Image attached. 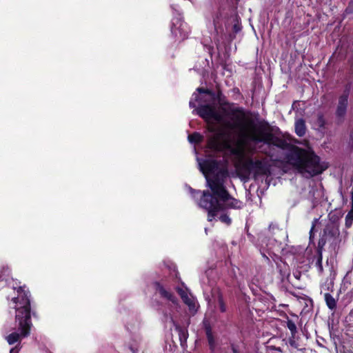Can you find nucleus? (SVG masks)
I'll return each instance as SVG.
<instances>
[{
  "label": "nucleus",
  "instance_id": "obj_14",
  "mask_svg": "<svg viewBox=\"0 0 353 353\" xmlns=\"http://www.w3.org/2000/svg\"><path fill=\"white\" fill-rule=\"evenodd\" d=\"M212 296L218 298L219 310L221 312H225L226 311V307L223 303L222 296L219 289L216 288L212 290Z\"/></svg>",
  "mask_w": 353,
  "mask_h": 353
},
{
  "label": "nucleus",
  "instance_id": "obj_11",
  "mask_svg": "<svg viewBox=\"0 0 353 353\" xmlns=\"http://www.w3.org/2000/svg\"><path fill=\"white\" fill-rule=\"evenodd\" d=\"M206 336L211 353H215L218 343L209 327L206 329Z\"/></svg>",
  "mask_w": 353,
  "mask_h": 353
},
{
  "label": "nucleus",
  "instance_id": "obj_25",
  "mask_svg": "<svg viewBox=\"0 0 353 353\" xmlns=\"http://www.w3.org/2000/svg\"><path fill=\"white\" fill-rule=\"evenodd\" d=\"M321 260H322L321 256H320V257L319 258L318 261L316 263V264L319 265V270L321 271L322 270Z\"/></svg>",
  "mask_w": 353,
  "mask_h": 353
},
{
  "label": "nucleus",
  "instance_id": "obj_9",
  "mask_svg": "<svg viewBox=\"0 0 353 353\" xmlns=\"http://www.w3.org/2000/svg\"><path fill=\"white\" fill-rule=\"evenodd\" d=\"M348 94H344L340 97L339 100V104L336 110V114L339 117L343 116L346 112L347 106Z\"/></svg>",
  "mask_w": 353,
  "mask_h": 353
},
{
  "label": "nucleus",
  "instance_id": "obj_15",
  "mask_svg": "<svg viewBox=\"0 0 353 353\" xmlns=\"http://www.w3.org/2000/svg\"><path fill=\"white\" fill-rule=\"evenodd\" d=\"M141 339L139 337L133 338L128 343V347L132 353H137L139 350Z\"/></svg>",
  "mask_w": 353,
  "mask_h": 353
},
{
  "label": "nucleus",
  "instance_id": "obj_13",
  "mask_svg": "<svg viewBox=\"0 0 353 353\" xmlns=\"http://www.w3.org/2000/svg\"><path fill=\"white\" fill-rule=\"evenodd\" d=\"M306 130L305 121L300 119L295 122V132L299 137H302L305 134Z\"/></svg>",
  "mask_w": 353,
  "mask_h": 353
},
{
  "label": "nucleus",
  "instance_id": "obj_26",
  "mask_svg": "<svg viewBox=\"0 0 353 353\" xmlns=\"http://www.w3.org/2000/svg\"><path fill=\"white\" fill-rule=\"evenodd\" d=\"M190 191H191L192 194H194L193 196L194 198L196 196V194H201L200 191H195V190H192V188H190Z\"/></svg>",
  "mask_w": 353,
  "mask_h": 353
},
{
  "label": "nucleus",
  "instance_id": "obj_18",
  "mask_svg": "<svg viewBox=\"0 0 353 353\" xmlns=\"http://www.w3.org/2000/svg\"><path fill=\"white\" fill-rule=\"evenodd\" d=\"M287 327L290 330L292 337H295V334L297 332V329L295 323L292 320L288 319L287 321Z\"/></svg>",
  "mask_w": 353,
  "mask_h": 353
},
{
  "label": "nucleus",
  "instance_id": "obj_16",
  "mask_svg": "<svg viewBox=\"0 0 353 353\" xmlns=\"http://www.w3.org/2000/svg\"><path fill=\"white\" fill-rule=\"evenodd\" d=\"M325 300L327 307L330 309L333 310L334 308L336 307V304L335 299L333 298V296L331 294L326 293L325 294Z\"/></svg>",
  "mask_w": 353,
  "mask_h": 353
},
{
  "label": "nucleus",
  "instance_id": "obj_21",
  "mask_svg": "<svg viewBox=\"0 0 353 353\" xmlns=\"http://www.w3.org/2000/svg\"><path fill=\"white\" fill-rule=\"evenodd\" d=\"M219 219L222 223H225L227 225H230L232 221L231 219L227 214H221Z\"/></svg>",
  "mask_w": 353,
  "mask_h": 353
},
{
  "label": "nucleus",
  "instance_id": "obj_6",
  "mask_svg": "<svg viewBox=\"0 0 353 353\" xmlns=\"http://www.w3.org/2000/svg\"><path fill=\"white\" fill-rule=\"evenodd\" d=\"M245 142L239 143L236 148L232 150V152L239 158V161L244 163L250 170L257 174H265L268 168L264 161L247 158L245 152Z\"/></svg>",
  "mask_w": 353,
  "mask_h": 353
},
{
  "label": "nucleus",
  "instance_id": "obj_4",
  "mask_svg": "<svg viewBox=\"0 0 353 353\" xmlns=\"http://www.w3.org/2000/svg\"><path fill=\"white\" fill-rule=\"evenodd\" d=\"M295 157L292 159V164L306 178L319 174L327 168V165L321 163L319 157L312 152L301 150Z\"/></svg>",
  "mask_w": 353,
  "mask_h": 353
},
{
  "label": "nucleus",
  "instance_id": "obj_5",
  "mask_svg": "<svg viewBox=\"0 0 353 353\" xmlns=\"http://www.w3.org/2000/svg\"><path fill=\"white\" fill-rule=\"evenodd\" d=\"M156 291L161 298L170 301L172 303L169 310H163V319L166 323L170 324L174 326L176 330H179V325L175 320V312H178L179 305L177 299L172 294L170 290L165 288L160 283H156Z\"/></svg>",
  "mask_w": 353,
  "mask_h": 353
},
{
  "label": "nucleus",
  "instance_id": "obj_27",
  "mask_svg": "<svg viewBox=\"0 0 353 353\" xmlns=\"http://www.w3.org/2000/svg\"><path fill=\"white\" fill-rule=\"evenodd\" d=\"M234 31H235L236 32H238L239 31H240V30H241V26H240L239 25H238V24H235V25L234 26Z\"/></svg>",
  "mask_w": 353,
  "mask_h": 353
},
{
  "label": "nucleus",
  "instance_id": "obj_22",
  "mask_svg": "<svg viewBox=\"0 0 353 353\" xmlns=\"http://www.w3.org/2000/svg\"><path fill=\"white\" fill-rule=\"evenodd\" d=\"M316 221H317V220L314 219L313 221V222H312V227H311V229H310V241H312V239L314 237V230L315 224H316Z\"/></svg>",
  "mask_w": 353,
  "mask_h": 353
},
{
  "label": "nucleus",
  "instance_id": "obj_8",
  "mask_svg": "<svg viewBox=\"0 0 353 353\" xmlns=\"http://www.w3.org/2000/svg\"><path fill=\"white\" fill-rule=\"evenodd\" d=\"M326 123L327 122L323 114L320 112L316 114V118L312 122L314 128L323 134L325 132Z\"/></svg>",
  "mask_w": 353,
  "mask_h": 353
},
{
  "label": "nucleus",
  "instance_id": "obj_19",
  "mask_svg": "<svg viewBox=\"0 0 353 353\" xmlns=\"http://www.w3.org/2000/svg\"><path fill=\"white\" fill-rule=\"evenodd\" d=\"M188 140L190 143H199L202 140V136L197 132L188 136Z\"/></svg>",
  "mask_w": 353,
  "mask_h": 353
},
{
  "label": "nucleus",
  "instance_id": "obj_31",
  "mask_svg": "<svg viewBox=\"0 0 353 353\" xmlns=\"http://www.w3.org/2000/svg\"><path fill=\"white\" fill-rule=\"evenodd\" d=\"M352 201H353V195H352Z\"/></svg>",
  "mask_w": 353,
  "mask_h": 353
},
{
  "label": "nucleus",
  "instance_id": "obj_2",
  "mask_svg": "<svg viewBox=\"0 0 353 353\" xmlns=\"http://www.w3.org/2000/svg\"><path fill=\"white\" fill-rule=\"evenodd\" d=\"M199 167L205 176L208 187L212 194L207 191L202 192L198 205L207 210L208 221H212L218 213L226 208L239 209L243 203L231 197L224 186V181L228 176V162L223 158L216 156L205 159L197 158Z\"/></svg>",
  "mask_w": 353,
  "mask_h": 353
},
{
  "label": "nucleus",
  "instance_id": "obj_12",
  "mask_svg": "<svg viewBox=\"0 0 353 353\" xmlns=\"http://www.w3.org/2000/svg\"><path fill=\"white\" fill-rule=\"evenodd\" d=\"M260 243L261 254L263 256H265V254L262 252L261 249L267 250L268 252H274V247L276 242L274 239H270L268 240V242H266L265 239H262L260 240Z\"/></svg>",
  "mask_w": 353,
  "mask_h": 353
},
{
  "label": "nucleus",
  "instance_id": "obj_28",
  "mask_svg": "<svg viewBox=\"0 0 353 353\" xmlns=\"http://www.w3.org/2000/svg\"><path fill=\"white\" fill-rule=\"evenodd\" d=\"M17 352H18V349L17 347L12 348L10 350V353H17Z\"/></svg>",
  "mask_w": 353,
  "mask_h": 353
},
{
  "label": "nucleus",
  "instance_id": "obj_23",
  "mask_svg": "<svg viewBox=\"0 0 353 353\" xmlns=\"http://www.w3.org/2000/svg\"><path fill=\"white\" fill-rule=\"evenodd\" d=\"M289 343H290V345L292 347H296V348L298 347V345H297L296 342L294 340V337L293 338L292 336L289 339Z\"/></svg>",
  "mask_w": 353,
  "mask_h": 353
},
{
  "label": "nucleus",
  "instance_id": "obj_7",
  "mask_svg": "<svg viewBox=\"0 0 353 353\" xmlns=\"http://www.w3.org/2000/svg\"><path fill=\"white\" fill-rule=\"evenodd\" d=\"M9 276V270L7 268L6 270H4V268L3 269V272L0 274V281H3L5 280V283H8V285H12L11 288H9L10 290H11L13 293L14 294V296L12 298H17L19 296V301H21V299H22V296L24 293L27 294L28 296V299H29V296H30V292L28 291H26L25 290L24 288H21V287H17V286H14V283H13V281H8L7 277H8ZM12 300L11 299V301L10 303L12 302Z\"/></svg>",
  "mask_w": 353,
  "mask_h": 353
},
{
  "label": "nucleus",
  "instance_id": "obj_1",
  "mask_svg": "<svg viewBox=\"0 0 353 353\" xmlns=\"http://www.w3.org/2000/svg\"><path fill=\"white\" fill-rule=\"evenodd\" d=\"M190 101V106L195 108L197 114L208 123L212 134L208 141V148L219 152L230 146L231 131L238 130L241 136L239 143L250 141L257 143H274V135L269 126L265 123H254L247 121L245 114L239 108L228 105L218 108L214 95L207 90L198 88Z\"/></svg>",
  "mask_w": 353,
  "mask_h": 353
},
{
  "label": "nucleus",
  "instance_id": "obj_30",
  "mask_svg": "<svg viewBox=\"0 0 353 353\" xmlns=\"http://www.w3.org/2000/svg\"><path fill=\"white\" fill-rule=\"evenodd\" d=\"M351 3H353V0H352Z\"/></svg>",
  "mask_w": 353,
  "mask_h": 353
},
{
  "label": "nucleus",
  "instance_id": "obj_29",
  "mask_svg": "<svg viewBox=\"0 0 353 353\" xmlns=\"http://www.w3.org/2000/svg\"><path fill=\"white\" fill-rule=\"evenodd\" d=\"M233 352L234 353H238L237 351L235 349H233Z\"/></svg>",
  "mask_w": 353,
  "mask_h": 353
},
{
  "label": "nucleus",
  "instance_id": "obj_17",
  "mask_svg": "<svg viewBox=\"0 0 353 353\" xmlns=\"http://www.w3.org/2000/svg\"><path fill=\"white\" fill-rule=\"evenodd\" d=\"M183 29V25L181 23L179 25V26L177 28L176 27V25H174V27L172 28V32L174 34L176 37H178V34H179V37L181 39H184L186 37L185 34H181L180 30Z\"/></svg>",
  "mask_w": 353,
  "mask_h": 353
},
{
  "label": "nucleus",
  "instance_id": "obj_24",
  "mask_svg": "<svg viewBox=\"0 0 353 353\" xmlns=\"http://www.w3.org/2000/svg\"><path fill=\"white\" fill-rule=\"evenodd\" d=\"M179 338L181 343L183 338L184 339L185 341L186 340L185 333L183 330H180Z\"/></svg>",
  "mask_w": 353,
  "mask_h": 353
},
{
  "label": "nucleus",
  "instance_id": "obj_20",
  "mask_svg": "<svg viewBox=\"0 0 353 353\" xmlns=\"http://www.w3.org/2000/svg\"><path fill=\"white\" fill-rule=\"evenodd\" d=\"M353 221V210L350 211L345 216V225L350 227Z\"/></svg>",
  "mask_w": 353,
  "mask_h": 353
},
{
  "label": "nucleus",
  "instance_id": "obj_3",
  "mask_svg": "<svg viewBox=\"0 0 353 353\" xmlns=\"http://www.w3.org/2000/svg\"><path fill=\"white\" fill-rule=\"evenodd\" d=\"M21 296V301H19V296L17 298H13L12 302L8 303L9 307L14 308L16 312V327L5 337L9 345L20 343L22 339L28 336L30 333L32 327L30 301L26 294L24 293Z\"/></svg>",
  "mask_w": 353,
  "mask_h": 353
},
{
  "label": "nucleus",
  "instance_id": "obj_10",
  "mask_svg": "<svg viewBox=\"0 0 353 353\" xmlns=\"http://www.w3.org/2000/svg\"><path fill=\"white\" fill-rule=\"evenodd\" d=\"M178 291V293L179 294V295L181 296L182 300L183 301V302L189 306L190 309H194L195 307V303H194V299L192 298V296L189 294V293L183 290V289H181V288H179L177 290Z\"/></svg>",
  "mask_w": 353,
  "mask_h": 353
}]
</instances>
